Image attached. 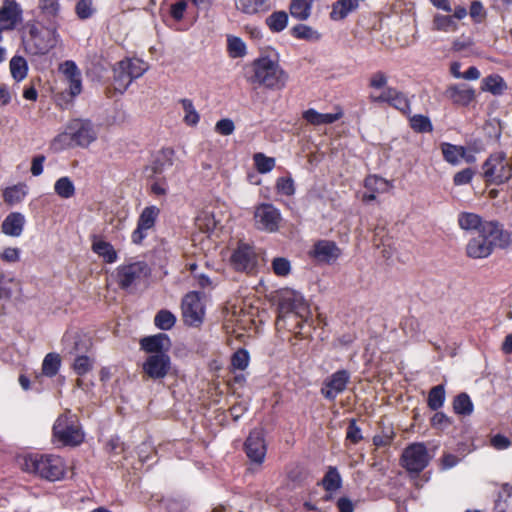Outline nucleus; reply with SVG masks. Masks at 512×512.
<instances>
[{
    "label": "nucleus",
    "instance_id": "obj_42",
    "mask_svg": "<svg viewBox=\"0 0 512 512\" xmlns=\"http://www.w3.org/2000/svg\"><path fill=\"white\" fill-rule=\"evenodd\" d=\"M453 409L456 414L470 415L473 411V404L468 394L460 393L453 401Z\"/></svg>",
    "mask_w": 512,
    "mask_h": 512
},
{
    "label": "nucleus",
    "instance_id": "obj_21",
    "mask_svg": "<svg viewBox=\"0 0 512 512\" xmlns=\"http://www.w3.org/2000/svg\"><path fill=\"white\" fill-rule=\"evenodd\" d=\"M311 255L318 262L331 263L340 257L341 250L333 241L320 240L314 244Z\"/></svg>",
    "mask_w": 512,
    "mask_h": 512
},
{
    "label": "nucleus",
    "instance_id": "obj_63",
    "mask_svg": "<svg viewBox=\"0 0 512 512\" xmlns=\"http://www.w3.org/2000/svg\"><path fill=\"white\" fill-rule=\"evenodd\" d=\"M346 438L352 443H358L362 439L361 429L357 426L355 420H351L347 429Z\"/></svg>",
    "mask_w": 512,
    "mask_h": 512
},
{
    "label": "nucleus",
    "instance_id": "obj_20",
    "mask_svg": "<svg viewBox=\"0 0 512 512\" xmlns=\"http://www.w3.org/2000/svg\"><path fill=\"white\" fill-rule=\"evenodd\" d=\"M60 71L65 76L68 85V92L72 97L78 96L82 92L81 71L74 61L67 60L60 65Z\"/></svg>",
    "mask_w": 512,
    "mask_h": 512
},
{
    "label": "nucleus",
    "instance_id": "obj_15",
    "mask_svg": "<svg viewBox=\"0 0 512 512\" xmlns=\"http://www.w3.org/2000/svg\"><path fill=\"white\" fill-rule=\"evenodd\" d=\"M23 21V9L14 0H4L0 7V41L3 31L14 30Z\"/></svg>",
    "mask_w": 512,
    "mask_h": 512
},
{
    "label": "nucleus",
    "instance_id": "obj_45",
    "mask_svg": "<svg viewBox=\"0 0 512 512\" xmlns=\"http://www.w3.org/2000/svg\"><path fill=\"white\" fill-rule=\"evenodd\" d=\"M482 84L483 90L489 91L494 95L501 94L506 87L502 77L499 75H490L486 77Z\"/></svg>",
    "mask_w": 512,
    "mask_h": 512
},
{
    "label": "nucleus",
    "instance_id": "obj_18",
    "mask_svg": "<svg viewBox=\"0 0 512 512\" xmlns=\"http://www.w3.org/2000/svg\"><path fill=\"white\" fill-rule=\"evenodd\" d=\"M266 443L261 429H254L250 432L245 441V452L247 457L256 464H262L266 456Z\"/></svg>",
    "mask_w": 512,
    "mask_h": 512
},
{
    "label": "nucleus",
    "instance_id": "obj_52",
    "mask_svg": "<svg viewBox=\"0 0 512 512\" xmlns=\"http://www.w3.org/2000/svg\"><path fill=\"white\" fill-rule=\"evenodd\" d=\"M302 307L303 309H305V307L303 306V303L301 301V299H297L296 297L291 301L290 298H283L282 301L280 302L279 304V315H278V321H280L283 317H284V314L288 311H291V312H294L295 310H297L298 308Z\"/></svg>",
    "mask_w": 512,
    "mask_h": 512
},
{
    "label": "nucleus",
    "instance_id": "obj_1",
    "mask_svg": "<svg viewBox=\"0 0 512 512\" xmlns=\"http://www.w3.org/2000/svg\"><path fill=\"white\" fill-rule=\"evenodd\" d=\"M244 77L251 85L279 91L286 87L289 75L277 60L269 56L254 59L244 68Z\"/></svg>",
    "mask_w": 512,
    "mask_h": 512
},
{
    "label": "nucleus",
    "instance_id": "obj_54",
    "mask_svg": "<svg viewBox=\"0 0 512 512\" xmlns=\"http://www.w3.org/2000/svg\"><path fill=\"white\" fill-rule=\"evenodd\" d=\"M272 270L277 276L285 277L291 272V263L287 258L276 257L272 260Z\"/></svg>",
    "mask_w": 512,
    "mask_h": 512
},
{
    "label": "nucleus",
    "instance_id": "obj_36",
    "mask_svg": "<svg viewBox=\"0 0 512 512\" xmlns=\"http://www.w3.org/2000/svg\"><path fill=\"white\" fill-rule=\"evenodd\" d=\"M10 72L14 80L22 81L28 73L27 61L22 56H14L10 60Z\"/></svg>",
    "mask_w": 512,
    "mask_h": 512
},
{
    "label": "nucleus",
    "instance_id": "obj_22",
    "mask_svg": "<svg viewBox=\"0 0 512 512\" xmlns=\"http://www.w3.org/2000/svg\"><path fill=\"white\" fill-rule=\"evenodd\" d=\"M369 98L371 102L388 103L403 112L409 108V102L404 94L392 87H387L379 96L370 95Z\"/></svg>",
    "mask_w": 512,
    "mask_h": 512
},
{
    "label": "nucleus",
    "instance_id": "obj_5",
    "mask_svg": "<svg viewBox=\"0 0 512 512\" xmlns=\"http://www.w3.org/2000/svg\"><path fill=\"white\" fill-rule=\"evenodd\" d=\"M481 176L487 185H502L512 178V157L504 152L491 154L482 165Z\"/></svg>",
    "mask_w": 512,
    "mask_h": 512
},
{
    "label": "nucleus",
    "instance_id": "obj_57",
    "mask_svg": "<svg viewBox=\"0 0 512 512\" xmlns=\"http://www.w3.org/2000/svg\"><path fill=\"white\" fill-rule=\"evenodd\" d=\"M278 193L291 196L295 193L294 181L290 177H281L276 182Z\"/></svg>",
    "mask_w": 512,
    "mask_h": 512
},
{
    "label": "nucleus",
    "instance_id": "obj_58",
    "mask_svg": "<svg viewBox=\"0 0 512 512\" xmlns=\"http://www.w3.org/2000/svg\"><path fill=\"white\" fill-rule=\"evenodd\" d=\"M232 366L239 370H244L249 363V354L244 349L236 351L231 359Z\"/></svg>",
    "mask_w": 512,
    "mask_h": 512
},
{
    "label": "nucleus",
    "instance_id": "obj_46",
    "mask_svg": "<svg viewBox=\"0 0 512 512\" xmlns=\"http://www.w3.org/2000/svg\"><path fill=\"white\" fill-rule=\"evenodd\" d=\"M176 322V317L168 310H160L155 318L154 324L161 330H170Z\"/></svg>",
    "mask_w": 512,
    "mask_h": 512
},
{
    "label": "nucleus",
    "instance_id": "obj_24",
    "mask_svg": "<svg viewBox=\"0 0 512 512\" xmlns=\"http://www.w3.org/2000/svg\"><path fill=\"white\" fill-rule=\"evenodd\" d=\"M37 9L43 21L57 27L61 16L60 0H38Z\"/></svg>",
    "mask_w": 512,
    "mask_h": 512
},
{
    "label": "nucleus",
    "instance_id": "obj_16",
    "mask_svg": "<svg viewBox=\"0 0 512 512\" xmlns=\"http://www.w3.org/2000/svg\"><path fill=\"white\" fill-rule=\"evenodd\" d=\"M182 314L184 322L190 326H198L202 323L205 310L197 292H190L183 298Z\"/></svg>",
    "mask_w": 512,
    "mask_h": 512
},
{
    "label": "nucleus",
    "instance_id": "obj_7",
    "mask_svg": "<svg viewBox=\"0 0 512 512\" xmlns=\"http://www.w3.org/2000/svg\"><path fill=\"white\" fill-rule=\"evenodd\" d=\"M68 139L85 148L97 139V131L89 120L74 119L68 123L65 132L55 138L54 143Z\"/></svg>",
    "mask_w": 512,
    "mask_h": 512
},
{
    "label": "nucleus",
    "instance_id": "obj_13",
    "mask_svg": "<svg viewBox=\"0 0 512 512\" xmlns=\"http://www.w3.org/2000/svg\"><path fill=\"white\" fill-rule=\"evenodd\" d=\"M259 261V254L248 243L240 242L231 256V262L238 271L253 273Z\"/></svg>",
    "mask_w": 512,
    "mask_h": 512
},
{
    "label": "nucleus",
    "instance_id": "obj_37",
    "mask_svg": "<svg viewBox=\"0 0 512 512\" xmlns=\"http://www.w3.org/2000/svg\"><path fill=\"white\" fill-rule=\"evenodd\" d=\"M291 33L295 38L312 42L318 41L321 38V34L317 30L305 24H298L294 26Z\"/></svg>",
    "mask_w": 512,
    "mask_h": 512
},
{
    "label": "nucleus",
    "instance_id": "obj_8",
    "mask_svg": "<svg viewBox=\"0 0 512 512\" xmlns=\"http://www.w3.org/2000/svg\"><path fill=\"white\" fill-rule=\"evenodd\" d=\"M430 460L426 445L422 442H415L403 450L400 463L409 473L418 474L428 466Z\"/></svg>",
    "mask_w": 512,
    "mask_h": 512
},
{
    "label": "nucleus",
    "instance_id": "obj_26",
    "mask_svg": "<svg viewBox=\"0 0 512 512\" xmlns=\"http://www.w3.org/2000/svg\"><path fill=\"white\" fill-rule=\"evenodd\" d=\"M343 116L341 110L336 113H320L315 109H308L302 113V117L307 123L313 126L332 124Z\"/></svg>",
    "mask_w": 512,
    "mask_h": 512
},
{
    "label": "nucleus",
    "instance_id": "obj_19",
    "mask_svg": "<svg viewBox=\"0 0 512 512\" xmlns=\"http://www.w3.org/2000/svg\"><path fill=\"white\" fill-rule=\"evenodd\" d=\"M350 381V373L347 370H338L328 377L321 388V394L328 400H334L342 393Z\"/></svg>",
    "mask_w": 512,
    "mask_h": 512
},
{
    "label": "nucleus",
    "instance_id": "obj_44",
    "mask_svg": "<svg viewBox=\"0 0 512 512\" xmlns=\"http://www.w3.org/2000/svg\"><path fill=\"white\" fill-rule=\"evenodd\" d=\"M180 103L182 105L183 111H184V122L187 125L195 126L198 124L200 116L198 112L196 111L194 104L192 100L190 99H181Z\"/></svg>",
    "mask_w": 512,
    "mask_h": 512
},
{
    "label": "nucleus",
    "instance_id": "obj_10",
    "mask_svg": "<svg viewBox=\"0 0 512 512\" xmlns=\"http://www.w3.org/2000/svg\"><path fill=\"white\" fill-rule=\"evenodd\" d=\"M151 269L144 261H136L129 264L120 265L117 268L116 280L120 288L128 289L136 285L141 280L147 278Z\"/></svg>",
    "mask_w": 512,
    "mask_h": 512
},
{
    "label": "nucleus",
    "instance_id": "obj_31",
    "mask_svg": "<svg viewBox=\"0 0 512 512\" xmlns=\"http://www.w3.org/2000/svg\"><path fill=\"white\" fill-rule=\"evenodd\" d=\"M358 6V0H338L332 6L330 18L332 20H342Z\"/></svg>",
    "mask_w": 512,
    "mask_h": 512
},
{
    "label": "nucleus",
    "instance_id": "obj_49",
    "mask_svg": "<svg viewBox=\"0 0 512 512\" xmlns=\"http://www.w3.org/2000/svg\"><path fill=\"white\" fill-rule=\"evenodd\" d=\"M253 161L257 171L261 174L268 173L275 167V159L267 157L263 153L254 154Z\"/></svg>",
    "mask_w": 512,
    "mask_h": 512
},
{
    "label": "nucleus",
    "instance_id": "obj_62",
    "mask_svg": "<svg viewBox=\"0 0 512 512\" xmlns=\"http://www.w3.org/2000/svg\"><path fill=\"white\" fill-rule=\"evenodd\" d=\"M187 8V2L185 0H179L172 4L170 7V15L176 21H180L184 17V12Z\"/></svg>",
    "mask_w": 512,
    "mask_h": 512
},
{
    "label": "nucleus",
    "instance_id": "obj_40",
    "mask_svg": "<svg viewBox=\"0 0 512 512\" xmlns=\"http://www.w3.org/2000/svg\"><path fill=\"white\" fill-rule=\"evenodd\" d=\"M227 51L231 58H241L246 55V45L243 40L237 36L229 35L227 37Z\"/></svg>",
    "mask_w": 512,
    "mask_h": 512
},
{
    "label": "nucleus",
    "instance_id": "obj_25",
    "mask_svg": "<svg viewBox=\"0 0 512 512\" xmlns=\"http://www.w3.org/2000/svg\"><path fill=\"white\" fill-rule=\"evenodd\" d=\"M141 348L150 353H166L171 347V341L168 335L164 333H158L156 335L144 337L140 341Z\"/></svg>",
    "mask_w": 512,
    "mask_h": 512
},
{
    "label": "nucleus",
    "instance_id": "obj_2",
    "mask_svg": "<svg viewBox=\"0 0 512 512\" xmlns=\"http://www.w3.org/2000/svg\"><path fill=\"white\" fill-rule=\"evenodd\" d=\"M512 245V235L497 222H485L482 229L474 233L466 245V255L471 259L488 258L495 247L502 249Z\"/></svg>",
    "mask_w": 512,
    "mask_h": 512
},
{
    "label": "nucleus",
    "instance_id": "obj_41",
    "mask_svg": "<svg viewBox=\"0 0 512 512\" xmlns=\"http://www.w3.org/2000/svg\"><path fill=\"white\" fill-rule=\"evenodd\" d=\"M288 23V15L284 11H277L272 13L266 19V24L273 32H281L284 30Z\"/></svg>",
    "mask_w": 512,
    "mask_h": 512
},
{
    "label": "nucleus",
    "instance_id": "obj_32",
    "mask_svg": "<svg viewBox=\"0 0 512 512\" xmlns=\"http://www.w3.org/2000/svg\"><path fill=\"white\" fill-rule=\"evenodd\" d=\"M313 0H291L289 11L292 17L306 20L310 17Z\"/></svg>",
    "mask_w": 512,
    "mask_h": 512
},
{
    "label": "nucleus",
    "instance_id": "obj_34",
    "mask_svg": "<svg viewBox=\"0 0 512 512\" xmlns=\"http://www.w3.org/2000/svg\"><path fill=\"white\" fill-rule=\"evenodd\" d=\"M195 222L200 230L204 232H210L218 226L220 221L216 218V215L213 211L203 210L196 217Z\"/></svg>",
    "mask_w": 512,
    "mask_h": 512
},
{
    "label": "nucleus",
    "instance_id": "obj_43",
    "mask_svg": "<svg viewBox=\"0 0 512 512\" xmlns=\"http://www.w3.org/2000/svg\"><path fill=\"white\" fill-rule=\"evenodd\" d=\"M445 401V389L443 385L434 386L428 394L427 404L432 410L441 408Z\"/></svg>",
    "mask_w": 512,
    "mask_h": 512
},
{
    "label": "nucleus",
    "instance_id": "obj_47",
    "mask_svg": "<svg viewBox=\"0 0 512 512\" xmlns=\"http://www.w3.org/2000/svg\"><path fill=\"white\" fill-rule=\"evenodd\" d=\"M322 484L327 491H336L341 487V476L335 467H329Z\"/></svg>",
    "mask_w": 512,
    "mask_h": 512
},
{
    "label": "nucleus",
    "instance_id": "obj_17",
    "mask_svg": "<svg viewBox=\"0 0 512 512\" xmlns=\"http://www.w3.org/2000/svg\"><path fill=\"white\" fill-rule=\"evenodd\" d=\"M159 214L160 209L156 206H148L142 210L138 218L137 227L131 235V240L134 244L142 243L147 237V232L155 226Z\"/></svg>",
    "mask_w": 512,
    "mask_h": 512
},
{
    "label": "nucleus",
    "instance_id": "obj_28",
    "mask_svg": "<svg viewBox=\"0 0 512 512\" xmlns=\"http://www.w3.org/2000/svg\"><path fill=\"white\" fill-rule=\"evenodd\" d=\"M447 96L456 104L466 106L475 98L474 89L467 85H453L446 91Z\"/></svg>",
    "mask_w": 512,
    "mask_h": 512
},
{
    "label": "nucleus",
    "instance_id": "obj_50",
    "mask_svg": "<svg viewBox=\"0 0 512 512\" xmlns=\"http://www.w3.org/2000/svg\"><path fill=\"white\" fill-rule=\"evenodd\" d=\"M395 437L394 429L391 425L383 427L382 431L373 437V444L380 448L391 445Z\"/></svg>",
    "mask_w": 512,
    "mask_h": 512
},
{
    "label": "nucleus",
    "instance_id": "obj_60",
    "mask_svg": "<svg viewBox=\"0 0 512 512\" xmlns=\"http://www.w3.org/2000/svg\"><path fill=\"white\" fill-rule=\"evenodd\" d=\"M475 175V171L471 168H465L457 172L453 177V182L456 186L469 184Z\"/></svg>",
    "mask_w": 512,
    "mask_h": 512
},
{
    "label": "nucleus",
    "instance_id": "obj_27",
    "mask_svg": "<svg viewBox=\"0 0 512 512\" xmlns=\"http://www.w3.org/2000/svg\"><path fill=\"white\" fill-rule=\"evenodd\" d=\"M25 218L19 212H13L6 216L1 224V230L5 235L19 237L24 228Z\"/></svg>",
    "mask_w": 512,
    "mask_h": 512
},
{
    "label": "nucleus",
    "instance_id": "obj_56",
    "mask_svg": "<svg viewBox=\"0 0 512 512\" xmlns=\"http://www.w3.org/2000/svg\"><path fill=\"white\" fill-rule=\"evenodd\" d=\"M75 12L82 20L90 18L94 13L92 0H79L76 4Z\"/></svg>",
    "mask_w": 512,
    "mask_h": 512
},
{
    "label": "nucleus",
    "instance_id": "obj_23",
    "mask_svg": "<svg viewBox=\"0 0 512 512\" xmlns=\"http://www.w3.org/2000/svg\"><path fill=\"white\" fill-rule=\"evenodd\" d=\"M174 151L171 148L162 149L151 165L145 171L149 178H157L167 168L173 166Z\"/></svg>",
    "mask_w": 512,
    "mask_h": 512
},
{
    "label": "nucleus",
    "instance_id": "obj_12",
    "mask_svg": "<svg viewBox=\"0 0 512 512\" xmlns=\"http://www.w3.org/2000/svg\"><path fill=\"white\" fill-rule=\"evenodd\" d=\"M255 225L259 230L276 232L282 221L280 211L269 203H262L255 208Z\"/></svg>",
    "mask_w": 512,
    "mask_h": 512
},
{
    "label": "nucleus",
    "instance_id": "obj_48",
    "mask_svg": "<svg viewBox=\"0 0 512 512\" xmlns=\"http://www.w3.org/2000/svg\"><path fill=\"white\" fill-rule=\"evenodd\" d=\"M365 188L370 192L384 193L388 191V182L376 175L368 176L364 181Z\"/></svg>",
    "mask_w": 512,
    "mask_h": 512
},
{
    "label": "nucleus",
    "instance_id": "obj_14",
    "mask_svg": "<svg viewBox=\"0 0 512 512\" xmlns=\"http://www.w3.org/2000/svg\"><path fill=\"white\" fill-rule=\"evenodd\" d=\"M171 368V359L167 353L150 354L142 364L144 376L152 380L166 377Z\"/></svg>",
    "mask_w": 512,
    "mask_h": 512
},
{
    "label": "nucleus",
    "instance_id": "obj_51",
    "mask_svg": "<svg viewBox=\"0 0 512 512\" xmlns=\"http://www.w3.org/2000/svg\"><path fill=\"white\" fill-rule=\"evenodd\" d=\"M410 125L414 131L420 133L431 132L433 129L429 118L420 114L414 115L410 118Z\"/></svg>",
    "mask_w": 512,
    "mask_h": 512
},
{
    "label": "nucleus",
    "instance_id": "obj_39",
    "mask_svg": "<svg viewBox=\"0 0 512 512\" xmlns=\"http://www.w3.org/2000/svg\"><path fill=\"white\" fill-rule=\"evenodd\" d=\"M60 365V356L57 353H48L42 363V372L48 377H53L58 373Z\"/></svg>",
    "mask_w": 512,
    "mask_h": 512
},
{
    "label": "nucleus",
    "instance_id": "obj_6",
    "mask_svg": "<svg viewBox=\"0 0 512 512\" xmlns=\"http://www.w3.org/2000/svg\"><path fill=\"white\" fill-rule=\"evenodd\" d=\"M149 66L139 58H126L119 61L113 68L115 90L125 92L133 80L140 78Z\"/></svg>",
    "mask_w": 512,
    "mask_h": 512
},
{
    "label": "nucleus",
    "instance_id": "obj_55",
    "mask_svg": "<svg viewBox=\"0 0 512 512\" xmlns=\"http://www.w3.org/2000/svg\"><path fill=\"white\" fill-rule=\"evenodd\" d=\"M469 15L474 20V22L481 23L485 20L487 12L480 1L474 0L470 5Z\"/></svg>",
    "mask_w": 512,
    "mask_h": 512
},
{
    "label": "nucleus",
    "instance_id": "obj_11",
    "mask_svg": "<svg viewBox=\"0 0 512 512\" xmlns=\"http://www.w3.org/2000/svg\"><path fill=\"white\" fill-rule=\"evenodd\" d=\"M73 347L69 351L70 354L75 355L72 365L73 370L79 376L85 375L93 368L94 360L84 353L88 351L91 343L88 339H83L79 335L72 337Z\"/></svg>",
    "mask_w": 512,
    "mask_h": 512
},
{
    "label": "nucleus",
    "instance_id": "obj_61",
    "mask_svg": "<svg viewBox=\"0 0 512 512\" xmlns=\"http://www.w3.org/2000/svg\"><path fill=\"white\" fill-rule=\"evenodd\" d=\"M234 130V122L228 118L219 120L215 125V131L224 136L231 135L234 132Z\"/></svg>",
    "mask_w": 512,
    "mask_h": 512
},
{
    "label": "nucleus",
    "instance_id": "obj_59",
    "mask_svg": "<svg viewBox=\"0 0 512 512\" xmlns=\"http://www.w3.org/2000/svg\"><path fill=\"white\" fill-rule=\"evenodd\" d=\"M388 76L383 71L374 72L369 78V87L373 89H386Z\"/></svg>",
    "mask_w": 512,
    "mask_h": 512
},
{
    "label": "nucleus",
    "instance_id": "obj_53",
    "mask_svg": "<svg viewBox=\"0 0 512 512\" xmlns=\"http://www.w3.org/2000/svg\"><path fill=\"white\" fill-rule=\"evenodd\" d=\"M25 195H26V193H25L23 187L13 186V187L7 188L4 191L3 197H4L5 202L13 205V204L21 202L24 199Z\"/></svg>",
    "mask_w": 512,
    "mask_h": 512
},
{
    "label": "nucleus",
    "instance_id": "obj_33",
    "mask_svg": "<svg viewBox=\"0 0 512 512\" xmlns=\"http://www.w3.org/2000/svg\"><path fill=\"white\" fill-rule=\"evenodd\" d=\"M441 151L445 161L454 166L460 163L462 156H465L464 146L453 145L450 143H442Z\"/></svg>",
    "mask_w": 512,
    "mask_h": 512
},
{
    "label": "nucleus",
    "instance_id": "obj_4",
    "mask_svg": "<svg viewBox=\"0 0 512 512\" xmlns=\"http://www.w3.org/2000/svg\"><path fill=\"white\" fill-rule=\"evenodd\" d=\"M22 469L49 481H58L65 475L66 465L60 456L32 454L25 456Z\"/></svg>",
    "mask_w": 512,
    "mask_h": 512
},
{
    "label": "nucleus",
    "instance_id": "obj_3",
    "mask_svg": "<svg viewBox=\"0 0 512 512\" xmlns=\"http://www.w3.org/2000/svg\"><path fill=\"white\" fill-rule=\"evenodd\" d=\"M57 27H45L37 20H30L22 28V43L30 55H45L58 42Z\"/></svg>",
    "mask_w": 512,
    "mask_h": 512
},
{
    "label": "nucleus",
    "instance_id": "obj_29",
    "mask_svg": "<svg viewBox=\"0 0 512 512\" xmlns=\"http://www.w3.org/2000/svg\"><path fill=\"white\" fill-rule=\"evenodd\" d=\"M92 251L102 257L107 263H114L117 260V252L114 247L97 236L92 238Z\"/></svg>",
    "mask_w": 512,
    "mask_h": 512
},
{
    "label": "nucleus",
    "instance_id": "obj_9",
    "mask_svg": "<svg viewBox=\"0 0 512 512\" xmlns=\"http://www.w3.org/2000/svg\"><path fill=\"white\" fill-rule=\"evenodd\" d=\"M53 435L63 445L76 446L82 443L84 434L76 418L71 416H60L54 426Z\"/></svg>",
    "mask_w": 512,
    "mask_h": 512
},
{
    "label": "nucleus",
    "instance_id": "obj_35",
    "mask_svg": "<svg viewBox=\"0 0 512 512\" xmlns=\"http://www.w3.org/2000/svg\"><path fill=\"white\" fill-rule=\"evenodd\" d=\"M269 8V0H237V9L246 14H255L266 11Z\"/></svg>",
    "mask_w": 512,
    "mask_h": 512
},
{
    "label": "nucleus",
    "instance_id": "obj_38",
    "mask_svg": "<svg viewBox=\"0 0 512 512\" xmlns=\"http://www.w3.org/2000/svg\"><path fill=\"white\" fill-rule=\"evenodd\" d=\"M54 190L55 193L63 199H69L75 194V186L67 176L61 177L55 182Z\"/></svg>",
    "mask_w": 512,
    "mask_h": 512
},
{
    "label": "nucleus",
    "instance_id": "obj_64",
    "mask_svg": "<svg viewBox=\"0 0 512 512\" xmlns=\"http://www.w3.org/2000/svg\"><path fill=\"white\" fill-rule=\"evenodd\" d=\"M491 445L498 450L507 449L511 445V441L504 435L496 434L491 438Z\"/></svg>",
    "mask_w": 512,
    "mask_h": 512
},
{
    "label": "nucleus",
    "instance_id": "obj_30",
    "mask_svg": "<svg viewBox=\"0 0 512 512\" xmlns=\"http://www.w3.org/2000/svg\"><path fill=\"white\" fill-rule=\"evenodd\" d=\"M486 221H482V218L470 212H461L458 215V225L461 229L466 231H474L475 233L479 232L482 229V226L485 225Z\"/></svg>",
    "mask_w": 512,
    "mask_h": 512
}]
</instances>
